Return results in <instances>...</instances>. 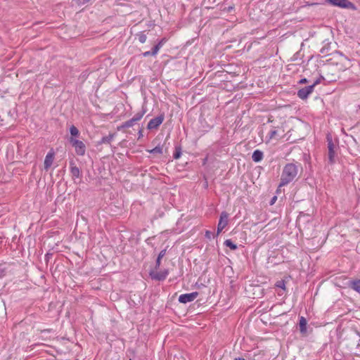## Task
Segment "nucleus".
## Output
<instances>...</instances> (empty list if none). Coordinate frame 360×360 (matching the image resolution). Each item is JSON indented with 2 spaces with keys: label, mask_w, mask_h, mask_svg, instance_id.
I'll use <instances>...</instances> for the list:
<instances>
[{
  "label": "nucleus",
  "mask_w": 360,
  "mask_h": 360,
  "mask_svg": "<svg viewBox=\"0 0 360 360\" xmlns=\"http://www.w3.org/2000/svg\"><path fill=\"white\" fill-rule=\"evenodd\" d=\"M165 120V115L163 113L159 115L155 118L151 119L147 125V129L149 130L157 129Z\"/></svg>",
  "instance_id": "423d86ee"
},
{
  "label": "nucleus",
  "mask_w": 360,
  "mask_h": 360,
  "mask_svg": "<svg viewBox=\"0 0 360 360\" xmlns=\"http://www.w3.org/2000/svg\"><path fill=\"white\" fill-rule=\"evenodd\" d=\"M347 285L349 288L354 290L360 294V279H355L349 281Z\"/></svg>",
  "instance_id": "9d476101"
},
{
  "label": "nucleus",
  "mask_w": 360,
  "mask_h": 360,
  "mask_svg": "<svg viewBox=\"0 0 360 360\" xmlns=\"http://www.w3.org/2000/svg\"><path fill=\"white\" fill-rule=\"evenodd\" d=\"M198 292L182 294L179 297V302L182 304H186L193 301L198 297Z\"/></svg>",
  "instance_id": "6e6552de"
},
{
  "label": "nucleus",
  "mask_w": 360,
  "mask_h": 360,
  "mask_svg": "<svg viewBox=\"0 0 360 360\" xmlns=\"http://www.w3.org/2000/svg\"><path fill=\"white\" fill-rule=\"evenodd\" d=\"M167 249H164L160 251V252L158 254V257L159 259H162L163 257L166 255Z\"/></svg>",
  "instance_id": "c85d7f7f"
},
{
  "label": "nucleus",
  "mask_w": 360,
  "mask_h": 360,
  "mask_svg": "<svg viewBox=\"0 0 360 360\" xmlns=\"http://www.w3.org/2000/svg\"><path fill=\"white\" fill-rule=\"evenodd\" d=\"M234 360H245V359L242 358V357H238V358H235Z\"/></svg>",
  "instance_id": "4c0bfd02"
},
{
  "label": "nucleus",
  "mask_w": 360,
  "mask_h": 360,
  "mask_svg": "<svg viewBox=\"0 0 360 360\" xmlns=\"http://www.w3.org/2000/svg\"><path fill=\"white\" fill-rule=\"evenodd\" d=\"M314 87L311 85L305 86L298 90L297 95L302 100H305L313 92Z\"/></svg>",
  "instance_id": "1a4fd4ad"
},
{
  "label": "nucleus",
  "mask_w": 360,
  "mask_h": 360,
  "mask_svg": "<svg viewBox=\"0 0 360 360\" xmlns=\"http://www.w3.org/2000/svg\"><path fill=\"white\" fill-rule=\"evenodd\" d=\"M148 152L152 154H162V146L158 145L151 150H148Z\"/></svg>",
  "instance_id": "6ab92c4d"
},
{
  "label": "nucleus",
  "mask_w": 360,
  "mask_h": 360,
  "mask_svg": "<svg viewBox=\"0 0 360 360\" xmlns=\"http://www.w3.org/2000/svg\"><path fill=\"white\" fill-rule=\"evenodd\" d=\"M165 41H166V39L162 38L157 44L158 46H160V47L161 48L163 46V44L165 43Z\"/></svg>",
  "instance_id": "7c9ffc66"
},
{
  "label": "nucleus",
  "mask_w": 360,
  "mask_h": 360,
  "mask_svg": "<svg viewBox=\"0 0 360 360\" xmlns=\"http://www.w3.org/2000/svg\"><path fill=\"white\" fill-rule=\"evenodd\" d=\"M169 274V271L167 269H165L161 271H155L152 270L150 271L149 275L150 278L153 280L162 281L166 279L167 276Z\"/></svg>",
  "instance_id": "0eeeda50"
},
{
  "label": "nucleus",
  "mask_w": 360,
  "mask_h": 360,
  "mask_svg": "<svg viewBox=\"0 0 360 360\" xmlns=\"http://www.w3.org/2000/svg\"><path fill=\"white\" fill-rule=\"evenodd\" d=\"M50 256H51V254H49V253H47V254L45 255V258H46V259H49V258H50Z\"/></svg>",
  "instance_id": "c9c22d12"
},
{
  "label": "nucleus",
  "mask_w": 360,
  "mask_h": 360,
  "mask_svg": "<svg viewBox=\"0 0 360 360\" xmlns=\"http://www.w3.org/2000/svg\"><path fill=\"white\" fill-rule=\"evenodd\" d=\"M322 80H324V77L323 76H321L311 85L313 86V87L314 88L317 84H320Z\"/></svg>",
  "instance_id": "cd10ccee"
},
{
  "label": "nucleus",
  "mask_w": 360,
  "mask_h": 360,
  "mask_svg": "<svg viewBox=\"0 0 360 360\" xmlns=\"http://www.w3.org/2000/svg\"><path fill=\"white\" fill-rule=\"evenodd\" d=\"M330 4L342 8H347L352 11L356 10V6L349 0H326Z\"/></svg>",
  "instance_id": "7ed1b4c3"
},
{
  "label": "nucleus",
  "mask_w": 360,
  "mask_h": 360,
  "mask_svg": "<svg viewBox=\"0 0 360 360\" xmlns=\"http://www.w3.org/2000/svg\"><path fill=\"white\" fill-rule=\"evenodd\" d=\"M205 238H207L208 239H211L212 236L213 238L217 237L216 234H213L210 231H208V230L205 231Z\"/></svg>",
  "instance_id": "bb28decb"
},
{
  "label": "nucleus",
  "mask_w": 360,
  "mask_h": 360,
  "mask_svg": "<svg viewBox=\"0 0 360 360\" xmlns=\"http://www.w3.org/2000/svg\"><path fill=\"white\" fill-rule=\"evenodd\" d=\"M70 133L71 134V137H77L79 135V131L78 129L75 126L72 125L70 128Z\"/></svg>",
  "instance_id": "aec40b11"
},
{
  "label": "nucleus",
  "mask_w": 360,
  "mask_h": 360,
  "mask_svg": "<svg viewBox=\"0 0 360 360\" xmlns=\"http://www.w3.org/2000/svg\"><path fill=\"white\" fill-rule=\"evenodd\" d=\"M53 158H54V153H53L49 152L46 155L45 160H44V169L46 170H48L50 168V167L52 165V163H53Z\"/></svg>",
  "instance_id": "9b49d317"
},
{
  "label": "nucleus",
  "mask_w": 360,
  "mask_h": 360,
  "mask_svg": "<svg viewBox=\"0 0 360 360\" xmlns=\"http://www.w3.org/2000/svg\"><path fill=\"white\" fill-rule=\"evenodd\" d=\"M224 245L229 247L232 250H236L237 249V245L233 243V242L231 239H227L224 243Z\"/></svg>",
  "instance_id": "a211bd4d"
},
{
  "label": "nucleus",
  "mask_w": 360,
  "mask_h": 360,
  "mask_svg": "<svg viewBox=\"0 0 360 360\" xmlns=\"http://www.w3.org/2000/svg\"><path fill=\"white\" fill-rule=\"evenodd\" d=\"M276 286L285 290V282L283 280H281L276 282Z\"/></svg>",
  "instance_id": "5701e85b"
},
{
  "label": "nucleus",
  "mask_w": 360,
  "mask_h": 360,
  "mask_svg": "<svg viewBox=\"0 0 360 360\" xmlns=\"http://www.w3.org/2000/svg\"><path fill=\"white\" fill-rule=\"evenodd\" d=\"M300 167V165H297L293 163L285 165L281 174L279 187L286 186L292 182L297 176Z\"/></svg>",
  "instance_id": "f257e3e1"
},
{
  "label": "nucleus",
  "mask_w": 360,
  "mask_h": 360,
  "mask_svg": "<svg viewBox=\"0 0 360 360\" xmlns=\"http://www.w3.org/2000/svg\"><path fill=\"white\" fill-rule=\"evenodd\" d=\"M232 9H233V7L230 6L228 10L230 11Z\"/></svg>",
  "instance_id": "58836bf2"
},
{
  "label": "nucleus",
  "mask_w": 360,
  "mask_h": 360,
  "mask_svg": "<svg viewBox=\"0 0 360 360\" xmlns=\"http://www.w3.org/2000/svg\"><path fill=\"white\" fill-rule=\"evenodd\" d=\"M116 134H109V135L103 136L100 141L97 142V146L101 145V144H110L111 141L115 138Z\"/></svg>",
  "instance_id": "ddd939ff"
},
{
  "label": "nucleus",
  "mask_w": 360,
  "mask_h": 360,
  "mask_svg": "<svg viewBox=\"0 0 360 360\" xmlns=\"http://www.w3.org/2000/svg\"><path fill=\"white\" fill-rule=\"evenodd\" d=\"M328 143V164L333 165L335 162L336 149L338 148V146H335L333 143L332 136L328 134L326 136Z\"/></svg>",
  "instance_id": "f03ea898"
},
{
  "label": "nucleus",
  "mask_w": 360,
  "mask_h": 360,
  "mask_svg": "<svg viewBox=\"0 0 360 360\" xmlns=\"http://www.w3.org/2000/svg\"><path fill=\"white\" fill-rule=\"evenodd\" d=\"M263 153L259 150H255L252 155V159L255 162H259L263 159Z\"/></svg>",
  "instance_id": "dca6fc26"
},
{
  "label": "nucleus",
  "mask_w": 360,
  "mask_h": 360,
  "mask_svg": "<svg viewBox=\"0 0 360 360\" xmlns=\"http://www.w3.org/2000/svg\"><path fill=\"white\" fill-rule=\"evenodd\" d=\"M276 196H274L272 200H271V205H273L274 203V201L276 200Z\"/></svg>",
  "instance_id": "f704fd0d"
},
{
  "label": "nucleus",
  "mask_w": 360,
  "mask_h": 360,
  "mask_svg": "<svg viewBox=\"0 0 360 360\" xmlns=\"http://www.w3.org/2000/svg\"><path fill=\"white\" fill-rule=\"evenodd\" d=\"M307 83H308V79L307 78H302L299 82V84H307Z\"/></svg>",
  "instance_id": "72a5a7b5"
},
{
  "label": "nucleus",
  "mask_w": 360,
  "mask_h": 360,
  "mask_svg": "<svg viewBox=\"0 0 360 360\" xmlns=\"http://www.w3.org/2000/svg\"><path fill=\"white\" fill-rule=\"evenodd\" d=\"M276 134H277V131L276 129L271 130L269 133V140L268 141L274 138Z\"/></svg>",
  "instance_id": "a878e982"
},
{
  "label": "nucleus",
  "mask_w": 360,
  "mask_h": 360,
  "mask_svg": "<svg viewBox=\"0 0 360 360\" xmlns=\"http://www.w3.org/2000/svg\"><path fill=\"white\" fill-rule=\"evenodd\" d=\"M138 134H139V139H141V137H143V127H139Z\"/></svg>",
  "instance_id": "2f4dec72"
},
{
  "label": "nucleus",
  "mask_w": 360,
  "mask_h": 360,
  "mask_svg": "<svg viewBox=\"0 0 360 360\" xmlns=\"http://www.w3.org/2000/svg\"><path fill=\"white\" fill-rule=\"evenodd\" d=\"M307 322L304 317L301 316L299 321L300 331L302 334L305 335L307 332Z\"/></svg>",
  "instance_id": "4468645a"
},
{
  "label": "nucleus",
  "mask_w": 360,
  "mask_h": 360,
  "mask_svg": "<svg viewBox=\"0 0 360 360\" xmlns=\"http://www.w3.org/2000/svg\"><path fill=\"white\" fill-rule=\"evenodd\" d=\"M70 169L73 178H79L80 176V170L72 160L70 162Z\"/></svg>",
  "instance_id": "f8f14e48"
},
{
  "label": "nucleus",
  "mask_w": 360,
  "mask_h": 360,
  "mask_svg": "<svg viewBox=\"0 0 360 360\" xmlns=\"http://www.w3.org/2000/svg\"><path fill=\"white\" fill-rule=\"evenodd\" d=\"M146 112V110L145 108H142V110L140 112H138L133 117L132 119L134 120L136 122L140 121L145 113Z\"/></svg>",
  "instance_id": "f3484780"
},
{
  "label": "nucleus",
  "mask_w": 360,
  "mask_h": 360,
  "mask_svg": "<svg viewBox=\"0 0 360 360\" xmlns=\"http://www.w3.org/2000/svg\"><path fill=\"white\" fill-rule=\"evenodd\" d=\"M136 122L134 121V120H133L132 118L122 123L121 125L118 126L117 127V130L118 131H122L124 129H126V128H129V127H133L134 124H135Z\"/></svg>",
  "instance_id": "2eb2a0df"
},
{
  "label": "nucleus",
  "mask_w": 360,
  "mask_h": 360,
  "mask_svg": "<svg viewBox=\"0 0 360 360\" xmlns=\"http://www.w3.org/2000/svg\"><path fill=\"white\" fill-rule=\"evenodd\" d=\"M136 37H138L139 41L141 44H143L146 41L147 37L143 32H140L138 34H136Z\"/></svg>",
  "instance_id": "4be33fe9"
},
{
  "label": "nucleus",
  "mask_w": 360,
  "mask_h": 360,
  "mask_svg": "<svg viewBox=\"0 0 360 360\" xmlns=\"http://www.w3.org/2000/svg\"><path fill=\"white\" fill-rule=\"evenodd\" d=\"M181 155V146H176L175 150L173 154V158L176 160L179 159Z\"/></svg>",
  "instance_id": "412c9836"
},
{
  "label": "nucleus",
  "mask_w": 360,
  "mask_h": 360,
  "mask_svg": "<svg viewBox=\"0 0 360 360\" xmlns=\"http://www.w3.org/2000/svg\"><path fill=\"white\" fill-rule=\"evenodd\" d=\"M207 160V158H204V159H203V160H202V164H203V165H205V164H206Z\"/></svg>",
  "instance_id": "e433bc0d"
},
{
  "label": "nucleus",
  "mask_w": 360,
  "mask_h": 360,
  "mask_svg": "<svg viewBox=\"0 0 360 360\" xmlns=\"http://www.w3.org/2000/svg\"><path fill=\"white\" fill-rule=\"evenodd\" d=\"M229 221V214L224 211L221 213L219 223L217 225V231L216 233V236H218L219 234L222 231V230L227 226Z\"/></svg>",
  "instance_id": "39448f33"
},
{
  "label": "nucleus",
  "mask_w": 360,
  "mask_h": 360,
  "mask_svg": "<svg viewBox=\"0 0 360 360\" xmlns=\"http://www.w3.org/2000/svg\"><path fill=\"white\" fill-rule=\"evenodd\" d=\"M6 268L3 264H0V279L6 275Z\"/></svg>",
  "instance_id": "b1692460"
},
{
  "label": "nucleus",
  "mask_w": 360,
  "mask_h": 360,
  "mask_svg": "<svg viewBox=\"0 0 360 360\" xmlns=\"http://www.w3.org/2000/svg\"><path fill=\"white\" fill-rule=\"evenodd\" d=\"M69 142L75 148V153L78 155L82 156L85 154L86 146L82 141L77 140L73 137H70L69 139Z\"/></svg>",
  "instance_id": "20e7f679"
},
{
  "label": "nucleus",
  "mask_w": 360,
  "mask_h": 360,
  "mask_svg": "<svg viewBox=\"0 0 360 360\" xmlns=\"http://www.w3.org/2000/svg\"><path fill=\"white\" fill-rule=\"evenodd\" d=\"M161 48L160 47V46H158V44H156L152 49L151 51V53H152V56H155L157 55L158 52L159 51V50Z\"/></svg>",
  "instance_id": "393cba45"
},
{
  "label": "nucleus",
  "mask_w": 360,
  "mask_h": 360,
  "mask_svg": "<svg viewBox=\"0 0 360 360\" xmlns=\"http://www.w3.org/2000/svg\"><path fill=\"white\" fill-rule=\"evenodd\" d=\"M142 54L144 57H148V56H152L151 51H146V52L143 53Z\"/></svg>",
  "instance_id": "473e14b6"
},
{
  "label": "nucleus",
  "mask_w": 360,
  "mask_h": 360,
  "mask_svg": "<svg viewBox=\"0 0 360 360\" xmlns=\"http://www.w3.org/2000/svg\"><path fill=\"white\" fill-rule=\"evenodd\" d=\"M160 264H161V259H159L158 257H157V259H156V262H155V269L157 270L160 268Z\"/></svg>",
  "instance_id": "c756f323"
}]
</instances>
